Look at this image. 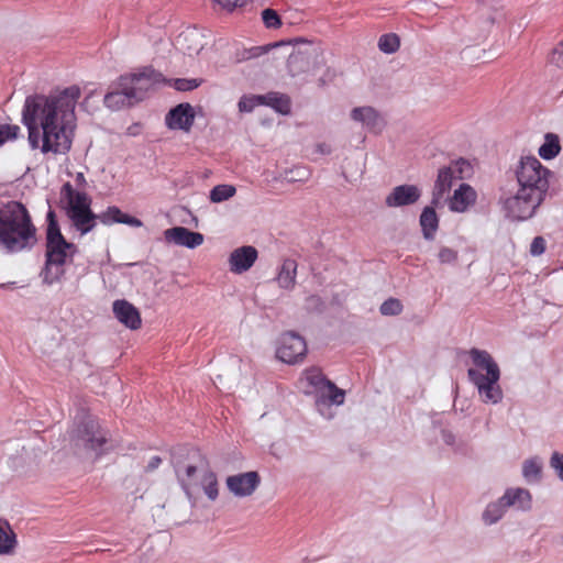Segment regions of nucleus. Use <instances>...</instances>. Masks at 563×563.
I'll use <instances>...</instances> for the list:
<instances>
[{
	"instance_id": "1",
	"label": "nucleus",
	"mask_w": 563,
	"mask_h": 563,
	"mask_svg": "<svg viewBox=\"0 0 563 563\" xmlns=\"http://www.w3.org/2000/svg\"><path fill=\"white\" fill-rule=\"evenodd\" d=\"M81 97L77 85L57 88L49 93H34L25 98L22 123L27 129L32 150L42 154H66L73 144L77 126L76 107Z\"/></svg>"
},
{
	"instance_id": "2",
	"label": "nucleus",
	"mask_w": 563,
	"mask_h": 563,
	"mask_svg": "<svg viewBox=\"0 0 563 563\" xmlns=\"http://www.w3.org/2000/svg\"><path fill=\"white\" fill-rule=\"evenodd\" d=\"M36 243V228L26 207L11 200L0 207V247L19 253Z\"/></svg>"
},
{
	"instance_id": "3",
	"label": "nucleus",
	"mask_w": 563,
	"mask_h": 563,
	"mask_svg": "<svg viewBox=\"0 0 563 563\" xmlns=\"http://www.w3.org/2000/svg\"><path fill=\"white\" fill-rule=\"evenodd\" d=\"M470 356L474 368L467 371L470 380L477 387L484 402L497 404L503 398V391L498 385L500 371L493 356L484 350L472 349Z\"/></svg>"
},
{
	"instance_id": "4",
	"label": "nucleus",
	"mask_w": 563,
	"mask_h": 563,
	"mask_svg": "<svg viewBox=\"0 0 563 563\" xmlns=\"http://www.w3.org/2000/svg\"><path fill=\"white\" fill-rule=\"evenodd\" d=\"M65 201L66 216L80 235L91 232L98 220V214L91 210V199L85 191L76 190L70 183H65L60 189Z\"/></svg>"
},
{
	"instance_id": "5",
	"label": "nucleus",
	"mask_w": 563,
	"mask_h": 563,
	"mask_svg": "<svg viewBox=\"0 0 563 563\" xmlns=\"http://www.w3.org/2000/svg\"><path fill=\"white\" fill-rule=\"evenodd\" d=\"M65 201L66 216L80 235L91 232L98 220V214L91 210V199L85 191L76 190L70 183H65L60 189Z\"/></svg>"
},
{
	"instance_id": "6",
	"label": "nucleus",
	"mask_w": 563,
	"mask_h": 563,
	"mask_svg": "<svg viewBox=\"0 0 563 563\" xmlns=\"http://www.w3.org/2000/svg\"><path fill=\"white\" fill-rule=\"evenodd\" d=\"M551 172L534 156L522 157L516 169L519 188L545 199Z\"/></svg>"
},
{
	"instance_id": "7",
	"label": "nucleus",
	"mask_w": 563,
	"mask_h": 563,
	"mask_svg": "<svg viewBox=\"0 0 563 563\" xmlns=\"http://www.w3.org/2000/svg\"><path fill=\"white\" fill-rule=\"evenodd\" d=\"M297 386L305 395H314L320 400L328 399L334 405L344 402V390L329 380L319 367L305 369L298 379Z\"/></svg>"
},
{
	"instance_id": "8",
	"label": "nucleus",
	"mask_w": 563,
	"mask_h": 563,
	"mask_svg": "<svg viewBox=\"0 0 563 563\" xmlns=\"http://www.w3.org/2000/svg\"><path fill=\"white\" fill-rule=\"evenodd\" d=\"M163 82H166V78L162 73L152 66H144L134 73L120 76L119 88L124 89L130 99L137 102L145 97L151 88Z\"/></svg>"
},
{
	"instance_id": "9",
	"label": "nucleus",
	"mask_w": 563,
	"mask_h": 563,
	"mask_svg": "<svg viewBox=\"0 0 563 563\" xmlns=\"http://www.w3.org/2000/svg\"><path fill=\"white\" fill-rule=\"evenodd\" d=\"M69 441L76 451H100L107 443V433L99 422L87 418L69 431Z\"/></svg>"
},
{
	"instance_id": "10",
	"label": "nucleus",
	"mask_w": 563,
	"mask_h": 563,
	"mask_svg": "<svg viewBox=\"0 0 563 563\" xmlns=\"http://www.w3.org/2000/svg\"><path fill=\"white\" fill-rule=\"evenodd\" d=\"M75 250L74 244L66 241L60 232L56 214L47 212L46 260L48 264H65Z\"/></svg>"
},
{
	"instance_id": "11",
	"label": "nucleus",
	"mask_w": 563,
	"mask_h": 563,
	"mask_svg": "<svg viewBox=\"0 0 563 563\" xmlns=\"http://www.w3.org/2000/svg\"><path fill=\"white\" fill-rule=\"evenodd\" d=\"M544 198L538 197L534 194L522 191L518 188L517 192L507 197L503 205L509 218L512 220H527L530 219L541 206Z\"/></svg>"
},
{
	"instance_id": "12",
	"label": "nucleus",
	"mask_w": 563,
	"mask_h": 563,
	"mask_svg": "<svg viewBox=\"0 0 563 563\" xmlns=\"http://www.w3.org/2000/svg\"><path fill=\"white\" fill-rule=\"evenodd\" d=\"M307 354V343L299 334L288 331L282 334L276 351L277 357L287 364L301 362Z\"/></svg>"
},
{
	"instance_id": "13",
	"label": "nucleus",
	"mask_w": 563,
	"mask_h": 563,
	"mask_svg": "<svg viewBox=\"0 0 563 563\" xmlns=\"http://www.w3.org/2000/svg\"><path fill=\"white\" fill-rule=\"evenodd\" d=\"M261 483L257 472L251 471L227 477L225 484L228 489L238 497L251 496Z\"/></svg>"
},
{
	"instance_id": "14",
	"label": "nucleus",
	"mask_w": 563,
	"mask_h": 563,
	"mask_svg": "<svg viewBox=\"0 0 563 563\" xmlns=\"http://www.w3.org/2000/svg\"><path fill=\"white\" fill-rule=\"evenodd\" d=\"M195 121V112L189 103H179L166 114V125L172 130L189 132Z\"/></svg>"
},
{
	"instance_id": "15",
	"label": "nucleus",
	"mask_w": 563,
	"mask_h": 563,
	"mask_svg": "<svg viewBox=\"0 0 563 563\" xmlns=\"http://www.w3.org/2000/svg\"><path fill=\"white\" fill-rule=\"evenodd\" d=\"M257 250L251 245L235 249L229 257L230 271L235 274L249 271L257 260Z\"/></svg>"
},
{
	"instance_id": "16",
	"label": "nucleus",
	"mask_w": 563,
	"mask_h": 563,
	"mask_svg": "<svg viewBox=\"0 0 563 563\" xmlns=\"http://www.w3.org/2000/svg\"><path fill=\"white\" fill-rule=\"evenodd\" d=\"M115 318L131 330H137L142 325L140 311L128 300L119 299L112 306Z\"/></svg>"
},
{
	"instance_id": "17",
	"label": "nucleus",
	"mask_w": 563,
	"mask_h": 563,
	"mask_svg": "<svg viewBox=\"0 0 563 563\" xmlns=\"http://www.w3.org/2000/svg\"><path fill=\"white\" fill-rule=\"evenodd\" d=\"M167 242H173L180 246L195 249L203 243V235L194 232L184 227H175L164 232Z\"/></svg>"
},
{
	"instance_id": "18",
	"label": "nucleus",
	"mask_w": 563,
	"mask_h": 563,
	"mask_svg": "<svg viewBox=\"0 0 563 563\" xmlns=\"http://www.w3.org/2000/svg\"><path fill=\"white\" fill-rule=\"evenodd\" d=\"M420 190L415 185H400L393 189L386 198L388 207H401L415 203L420 198Z\"/></svg>"
},
{
	"instance_id": "19",
	"label": "nucleus",
	"mask_w": 563,
	"mask_h": 563,
	"mask_svg": "<svg viewBox=\"0 0 563 563\" xmlns=\"http://www.w3.org/2000/svg\"><path fill=\"white\" fill-rule=\"evenodd\" d=\"M476 199L477 194L473 187L467 184H461L450 198L449 208L454 212H465L476 202Z\"/></svg>"
},
{
	"instance_id": "20",
	"label": "nucleus",
	"mask_w": 563,
	"mask_h": 563,
	"mask_svg": "<svg viewBox=\"0 0 563 563\" xmlns=\"http://www.w3.org/2000/svg\"><path fill=\"white\" fill-rule=\"evenodd\" d=\"M98 220L104 225H111L113 223H123L135 228L142 225V221L140 219L123 213L115 206L108 207L104 211L99 213Z\"/></svg>"
},
{
	"instance_id": "21",
	"label": "nucleus",
	"mask_w": 563,
	"mask_h": 563,
	"mask_svg": "<svg viewBox=\"0 0 563 563\" xmlns=\"http://www.w3.org/2000/svg\"><path fill=\"white\" fill-rule=\"evenodd\" d=\"M454 180L457 179L448 166L439 169L432 194V202L434 205H437L444 197V195L451 190Z\"/></svg>"
},
{
	"instance_id": "22",
	"label": "nucleus",
	"mask_w": 563,
	"mask_h": 563,
	"mask_svg": "<svg viewBox=\"0 0 563 563\" xmlns=\"http://www.w3.org/2000/svg\"><path fill=\"white\" fill-rule=\"evenodd\" d=\"M298 264L294 258H285L282 263L276 280L280 288L290 290L296 285Z\"/></svg>"
},
{
	"instance_id": "23",
	"label": "nucleus",
	"mask_w": 563,
	"mask_h": 563,
	"mask_svg": "<svg viewBox=\"0 0 563 563\" xmlns=\"http://www.w3.org/2000/svg\"><path fill=\"white\" fill-rule=\"evenodd\" d=\"M351 118L354 121L362 122L371 130L380 129L383 120L378 112L372 107H358L354 108L351 112Z\"/></svg>"
},
{
	"instance_id": "24",
	"label": "nucleus",
	"mask_w": 563,
	"mask_h": 563,
	"mask_svg": "<svg viewBox=\"0 0 563 563\" xmlns=\"http://www.w3.org/2000/svg\"><path fill=\"white\" fill-rule=\"evenodd\" d=\"M501 501H505L507 506H516L521 510H527L531 507V495L527 489L516 488L507 489L505 495L501 497Z\"/></svg>"
},
{
	"instance_id": "25",
	"label": "nucleus",
	"mask_w": 563,
	"mask_h": 563,
	"mask_svg": "<svg viewBox=\"0 0 563 563\" xmlns=\"http://www.w3.org/2000/svg\"><path fill=\"white\" fill-rule=\"evenodd\" d=\"M420 225L424 239L433 240L439 227V219L434 208L426 207L420 216Z\"/></svg>"
},
{
	"instance_id": "26",
	"label": "nucleus",
	"mask_w": 563,
	"mask_h": 563,
	"mask_svg": "<svg viewBox=\"0 0 563 563\" xmlns=\"http://www.w3.org/2000/svg\"><path fill=\"white\" fill-rule=\"evenodd\" d=\"M262 104L268 106L282 114H288L291 107L289 97L279 92L263 95Z\"/></svg>"
},
{
	"instance_id": "27",
	"label": "nucleus",
	"mask_w": 563,
	"mask_h": 563,
	"mask_svg": "<svg viewBox=\"0 0 563 563\" xmlns=\"http://www.w3.org/2000/svg\"><path fill=\"white\" fill-rule=\"evenodd\" d=\"M210 500H216L219 495L218 478L211 470L202 471L200 482L198 483Z\"/></svg>"
},
{
	"instance_id": "28",
	"label": "nucleus",
	"mask_w": 563,
	"mask_h": 563,
	"mask_svg": "<svg viewBox=\"0 0 563 563\" xmlns=\"http://www.w3.org/2000/svg\"><path fill=\"white\" fill-rule=\"evenodd\" d=\"M560 151L561 145L558 135L548 133L544 143L539 148V155L543 159H552L559 155Z\"/></svg>"
},
{
	"instance_id": "29",
	"label": "nucleus",
	"mask_w": 563,
	"mask_h": 563,
	"mask_svg": "<svg viewBox=\"0 0 563 563\" xmlns=\"http://www.w3.org/2000/svg\"><path fill=\"white\" fill-rule=\"evenodd\" d=\"M177 477L188 495L198 486L197 467L194 465H188L183 473L178 472Z\"/></svg>"
},
{
	"instance_id": "30",
	"label": "nucleus",
	"mask_w": 563,
	"mask_h": 563,
	"mask_svg": "<svg viewBox=\"0 0 563 563\" xmlns=\"http://www.w3.org/2000/svg\"><path fill=\"white\" fill-rule=\"evenodd\" d=\"M136 102L134 99L125 93V90L120 88V91L109 92L104 97V103L109 108H120L123 106H131Z\"/></svg>"
},
{
	"instance_id": "31",
	"label": "nucleus",
	"mask_w": 563,
	"mask_h": 563,
	"mask_svg": "<svg viewBox=\"0 0 563 563\" xmlns=\"http://www.w3.org/2000/svg\"><path fill=\"white\" fill-rule=\"evenodd\" d=\"M64 265L65 264H48V261L46 260L45 267L42 273L43 282L47 285H53L59 282L65 273Z\"/></svg>"
},
{
	"instance_id": "32",
	"label": "nucleus",
	"mask_w": 563,
	"mask_h": 563,
	"mask_svg": "<svg viewBox=\"0 0 563 563\" xmlns=\"http://www.w3.org/2000/svg\"><path fill=\"white\" fill-rule=\"evenodd\" d=\"M236 192V189L232 185H217L210 191V200L219 203L232 198Z\"/></svg>"
},
{
	"instance_id": "33",
	"label": "nucleus",
	"mask_w": 563,
	"mask_h": 563,
	"mask_svg": "<svg viewBox=\"0 0 563 563\" xmlns=\"http://www.w3.org/2000/svg\"><path fill=\"white\" fill-rule=\"evenodd\" d=\"M506 507L508 506L501 501V498L497 503L489 504L483 514L484 521L488 525L495 523L501 518Z\"/></svg>"
},
{
	"instance_id": "34",
	"label": "nucleus",
	"mask_w": 563,
	"mask_h": 563,
	"mask_svg": "<svg viewBox=\"0 0 563 563\" xmlns=\"http://www.w3.org/2000/svg\"><path fill=\"white\" fill-rule=\"evenodd\" d=\"M15 543L14 532L9 527L5 529L0 526V554H8L12 552Z\"/></svg>"
},
{
	"instance_id": "35",
	"label": "nucleus",
	"mask_w": 563,
	"mask_h": 563,
	"mask_svg": "<svg viewBox=\"0 0 563 563\" xmlns=\"http://www.w3.org/2000/svg\"><path fill=\"white\" fill-rule=\"evenodd\" d=\"M399 46H400V40L394 33L384 34L378 40L379 49L386 54H391V53L397 52Z\"/></svg>"
},
{
	"instance_id": "36",
	"label": "nucleus",
	"mask_w": 563,
	"mask_h": 563,
	"mask_svg": "<svg viewBox=\"0 0 563 563\" xmlns=\"http://www.w3.org/2000/svg\"><path fill=\"white\" fill-rule=\"evenodd\" d=\"M448 167L452 170L456 179L470 177L473 170L471 163L464 158L451 163Z\"/></svg>"
},
{
	"instance_id": "37",
	"label": "nucleus",
	"mask_w": 563,
	"mask_h": 563,
	"mask_svg": "<svg viewBox=\"0 0 563 563\" xmlns=\"http://www.w3.org/2000/svg\"><path fill=\"white\" fill-rule=\"evenodd\" d=\"M164 84L174 87L178 91H190L198 88L201 81L198 79L177 78L166 79Z\"/></svg>"
},
{
	"instance_id": "38",
	"label": "nucleus",
	"mask_w": 563,
	"mask_h": 563,
	"mask_svg": "<svg viewBox=\"0 0 563 563\" xmlns=\"http://www.w3.org/2000/svg\"><path fill=\"white\" fill-rule=\"evenodd\" d=\"M522 474L527 481H538L541 475V464L532 459L525 462Z\"/></svg>"
},
{
	"instance_id": "39",
	"label": "nucleus",
	"mask_w": 563,
	"mask_h": 563,
	"mask_svg": "<svg viewBox=\"0 0 563 563\" xmlns=\"http://www.w3.org/2000/svg\"><path fill=\"white\" fill-rule=\"evenodd\" d=\"M21 129L16 124H0V146L18 139Z\"/></svg>"
},
{
	"instance_id": "40",
	"label": "nucleus",
	"mask_w": 563,
	"mask_h": 563,
	"mask_svg": "<svg viewBox=\"0 0 563 563\" xmlns=\"http://www.w3.org/2000/svg\"><path fill=\"white\" fill-rule=\"evenodd\" d=\"M379 311L383 316H398L402 311V303L397 298H389L380 305Z\"/></svg>"
},
{
	"instance_id": "41",
	"label": "nucleus",
	"mask_w": 563,
	"mask_h": 563,
	"mask_svg": "<svg viewBox=\"0 0 563 563\" xmlns=\"http://www.w3.org/2000/svg\"><path fill=\"white\" fill-rule=\"evenodd\" d=\"M223 11L232 13L242 10L252 3L253 0H213Z\"/></svg>"
},
{
	"instance_id": "42",
	"label": "nucleus",
	"mask_w": 563,
	"mask_h": 563,
	"mask_svg": "<svg viewBox=\"0 0 563 563\" xmlns=\"http://www.w3.org/2000/svg\"><path fill=\"white\" fill-rule=\"evenodd\" d=\"M262 20L266 27L278 29L282 25V20L274 9H265L262 12Z\"/></svg>"
},
{
	"instance_id": "43",
	"label": "nucleus",
	"mask_w": 563,
	"mask_h": 563,
	"mask_svg": "<svg viewBox=\"0 0 563 563\" xmlns=\"http://www.w3.org/2000/svg\"><path fill=\"white\" fill-rule=\"evenodd\" d=\"M260 104H262V96H243L238 107L240 112H252Z\"/></svg>"
},
{
	"instance_id": "44",
	"label": "nucleus",
	"mask_w": 563,
	"mask_h": 563,
	"mask_svg": "<svg viewBox=\"0 0 563 563\" xmlns=\"http://www.w3.org/2000/svg\"><path fill=\"white\" fill-rule=\"evenodd\" d=\"M457 251L448 246H442L438 253V258L441 264H453L457 261Z\"/></svg>"
},
{
	"instance_id": "45",
	"label": "nucleus",
	"mask_w": 563,
	"mask_h": 563,
	"mask_svg": "<svg viewBox=\"0 0 563 563\" xmlns=\"http://www.w3.org/2000/svg\"><path fill=\"white\" fill-rule=\"evenodd\" d=\"M549 63L556 68L563 69V40L551 51Z\"/></svg>"
},
{
	"instance_id": "46",
	"label": "nucleus",
	"mask_w": 563,
	"mask_h": 563,
	"mask_svg": "<svg viewBox=\"0 0 563 563\" xmlns=\"http://www.w3.org/2000/svg\"><path fill=\"white\" fill-rule=\"evenodd\" d=\"M550 465L555 470L559 478L563 481V454L554 452L551 456Z\"/></svg>"
},
{
	"instance_id": "47",
	"label": "nucleus",
	"mask_w": 563,
	"mask_h": 563,
	"mask_svg": "<svg viewBox=\"0 0 563 563\" xmlns=\"http://www.w3.org/2000/svg\"><path fill=\"white\" fill-rule=\"evenodd\" d=\"M545 251V240L542 236H536L530 245V253L533 256H539Z\"/></svg>"
},
{
	"instance_id": "48",
	"label": "nucleus",
	"mask_w": 563,
	"mask_h": 563,
	"mask_svg": "<svg viewBox=\"0 0 563 563\" xmlns=\"http://www.w3.org/2000/svg\"><path fill=\"white\" fill-rule=\"evenodd\" d=\"M306 59L307 56L302 53L291 54L288 58V66L290 67L291 70H294L296 66L303 64Z\"/></svg>"
},
{
	"instance_id": "49",
	"label": "nucleus",
	"mask_w": 563,
	"mask_h": 563,
	"mask_svg": "<svg viewBox=\"0 0 563 563\" xmlns=\"http://www.w3.org/2000/svg\"><path fill=\"white\" fill-rule=\"evenodd\" d=\"M162 464V459L159 456H152L148 461L147 465L145 466V472L151 473L159 467Z\"/></svg>"
},
{
	"instance_id": "50",
	"label": "nucleus",
	"mask_w": 563,
	"mask_h": 563,
	"mask_svg": "<svg viewBox=\"0 0 563 563\" xmlns=\"http://www.w3.org/2000/svg\"><path fill=\"white\" fill-rule=\"evenodd\" d=\"M317 152L322 154V155L330 154L331 153V147H330V145H328L325 143H320V144L317 145Z\"/></svg>"
},
{
	"instance_id": "51",
	"label": "nucleus",
	"mask_w": 563,
	"mask_h": 563,
	"mask_svg": "<svg viewBox=\"0 0 563 563\" xmlns=\"http://www.w3.org/2000/svg\"><path fill=\"white\" fill-rule=\"evenodd\" d=\"M76 183L78 186H84L86 184V178L82 173H77Z\"/></svg>"
},
{
	"instance_id": "52",
	"label": "nucleus",
	"mask_w": 563,
	"mask_h": 563,
	"mask_svg": "<svg viewBox=\"0 0 563 563\" xmlns=\"http://www.w3.org/2000/svg\"><path fill=\"white\" fill-rule=\"evenodd\" d=\"M190 35H194V33H192V32H183V33H181V34H179V36H178V42H180V41H187V40L190 37Z\"/></svg>"
},
{
	"instance_id": "53",
	"label": "nucleus",
	"mask_w": 563,
	"mask_h": 563,
	"mask_svg": "<svg viewBox=\"0 0 563 563\" xmlns=\"http://www.w3.org/2000/svg\"><path fill=\"white\" fill-rule=\"evenodd\" d=\"M188 49H189V51H191V49L197 51V49H198V47H191V46H188Z\"/></svg>"
}]
</instances>
